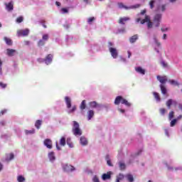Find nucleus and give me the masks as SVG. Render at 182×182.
Wrapping results in <instances>:
<instances>
[{
	"instance_id": "obj_1",
	"label": "nucleus",
	"mask_w": 182,
	"mask_h": 182,
	"mask_svg": "<svg viewBox=\"0 0 182 182\" xmlns=\"http://www.w3.org/2000/svg\"><path fill=\"white\" fill-rule=\"evenodd\" d=\"M72 132L74 136H82V129H80V125L76 121L73 122Z\"/></svg>"
},
{
	"instance_id": "obj_2",
	"label": "nucleus",
	"mask_w": 182,
	"mask_h": 182,
	"mask_svg": "<svg viewBox=\"0 0 182 182\" xmlns=\"http://www.w3.org/2000/svg\"><path fill=\"white\" fill-rule=\"evenodd\" d=\"M119 103H121L122 105H124L127 107H130V106H132V103L129 102L127 100L123 98V97L122 96H117L115 98L114 105H119Z\"/></svg>"
},
{
	"instance_id": "obj_3",
	"label": "nucleus",
	"mask_w": 182,
	"mask_h": 182,
	"mask_svg": "<svg viewBox=\"0 0 182 182\" xmlns=\"http://www.w3.org/2000/svg\"><path fill=\"white\" fill-rule=\"evenodd\" d=\"M136 22H141V25H144V23H146V22H148L147 23V26L149 28V29H150V28L153 27V23L150 21V17L147 15H145V18L142 19L140 18H136Z\"/></svg>"
},
{
	"instance_id": "obj_4",
	"label": "nucleus",
	"mask_w": 182,
	"mask_h": 182,
	"mask_svg": "<svg viewBox=\"0 0 182 182\" xmlns=\"http://www.w3.org/2000/svg\"><path fill=\"white\" fill-rule=\"evenodd\" d=\"M163 15L161 14H156L154 17V24L156 28L160 26V22H161V18Z\"/></svg>"
},
{
	"instance_id": "obj_5",
	"label": "nucleus",
	"mask_w": 182,
	"mask_h": 182,
	"mask_svg": "<svg viewBox=\"0 0 182 182\" xmlns=\"http://www.w3.org/2000/svg\"><path fill=\"white\" fill-rule=\"evenodd\" d=\"M118 6L119 9H136L137 8H140V4H136L131 6H127L123 3H118Z\"/></svg>"
},
{
	"instance_id": "obj_6",
	"label": "nucleus",
	"mask_w": 182,
	"mask_h": 182,
	"mask_svg": "<svg viewBox=\"0 0 182 182\" xmlns=\"http://www.w3.org/2000/svg\"><path fill=\"white\" fill-rule=\"evenodd\" d=\"M109 52H110L111 55L112 56V58H113L114 59H117V56H119V53H117V50L116 48H114L110 47V48H109Z\"/></svg>"
},
{
	"instance_id": "obj_7",
	"label": "nucleus",
	"mask_w": 182,
	"mask_h": 182,
	"mask_svg": "<svg viewBox=\"0 0 182 182\" xmlns=\"http://www.w3.org/2000/svg\"><path fill=\"white\" fill-rule=\"evenodd\" d=\"M17 35L18 36H28V35H29V30H19L17 31Z\"/></svg>"
},
{
	"instance_id": "obj_8",
	"label": "nucleus",
	"mask_w": 182,
	"mask_h": 182,
	"mask_svg": "<svg viewBox=\"0 0 182 182\" xmlns=\"http://www.w3.org/2000/svg\"><path fill=\"white\" fill-rule=\"evenodd\" d=\"M167 8L166 4H161L156 7V12H164Z\"/></svg>"
},
{
	"instance_id": "obj_9",
	"label": "nucleus",
	"mask_w": 182,
	"mask_h": 182,
	"mask_svg": "<svg viewBox=\"0 0 182 182\" xmlns=\"http://www.w3.org/2000/svg\"><path fill=\"white\" fill-rule=\"evenodd\" d=\"M157 80H159V82H160V83H161L162 85H164V83H166V82H167V76L164 75V76H160L158 75L156 77Z\"/></svg>"
},
{
	"instance_id": "obj_10",
	"label": "nucleus",
	"mask_w": 182,
	"mask_h": 182,
	"mask_svg": "<svg viewBox=\"0 0 182 182\" xmlns=\"http://www.w3.org/2000/svg\"><path fill=\"white\" fill-rule=\"evenodd\" d=\"M14 158H15V155L13 153L6 154L5 160L6 161H7V163H9V161L14 160Z\"/></svg>"
},
{
	"instance_id": "obj_11",
	"label": "nucleus",
	"mask_w": 182,
	"mask_h": 182,
	"mask_svg": "<svg viewBox=\"0 0 182 182\" xmlns=\"http://www.w3.org/2000/svg\"><path fill=\"white\" fill-rule=\"evenodd\" d=\"M102 178L104 181L110 180V178H112V171H109L107 173H103Z\"/></svg>"
},
{
	"instance_id": "obj_12",
	"label": "nucleus",
	"mask_w": 182,
	"mask_h": 182,
	"mask_svg": "<svg viewBox=\"0 0 182 182\" xmlns=\"http://www.w3.org/2000/svg\"><path fill=\"white\" fill-rule=\"evenodd\" d=\"M16 53V50H14V49H11V48L6 49L7 56L12 57V56H14Z\"/></svg>"
},
{
	"instance_id": "obj_13",
	"label": "nucleus",
	"mask_w": 182,
	"mask_h": 182,
	"mask_svg": "<svg viewBox=\"0 0 182 182\" xmlns=\"http://www.w3.org/2000/svg\"><path fill=\"white\" fill-rule=\"evenodd\" d=\"M52 59H53V55L52 54H48L45 58V63H46V65L52 63Z\"/></svg>"
},
{
	"instance_id": "obj_14",
	"label": "nucleus",
	"mask_w": 182,
	"mask_h": 182,
	"mask_svg": "<svg viewBox=\"0 0 182 182\" xmlns=\"http://www.w3.org/2000/svg\"><path fill=\"white\" fill-rule=\"evenodd\" d=\"M44 146L47 147V149H52V140L50 139H46L44 140Z\"/></svg>"
},
{
	"instance_id": "obj_15",
	"label": "nucleus",
	"mask_w": 182,
	"mask_h": 182,
	"mask_svg": "<svg viewBox=\"0 0 182 182\" xmlns=\"http://www.w3.org/2000/svg\"><path fill=\"white\" fill-rule=\"evenodd\" d=\"M6 5V9H7V11H14V2L13 1H10L9 4L5 3Z\"/></svg>"
},
{
	"instance_id": "obj_16",
	"label": "nucleus",
	"mask_w": 182,
	"mask_h": 182,
	"mask_svg": "<svg viewBox=\"0 0 182 182\" xmlns=\"http://www.w3.org/2000/svg\"><path fill=\"white\" fill-rule=\"evenodd\" d=\"M65 100L68 109H70L72 107V101L70 100V98L69 97H65Z\"/></svg>"
},
{
	"instance_id": "obj_17",
	"label": "nucleus",
	"mask_w": 182,
	"mask_h": 182,
	"mask_svg": "<svg viewBox=\"0 0 182 182\" xmlns=\"http://www.w3.org/2000/svg\"><path fill=\"white\" fill-rule=\"evenodd\" d=\"M64 171H75V167L70 165H65L63 168Z\"/></svg>"
},
{
	"instance_id": "obj_18",
	"label": "nucleus",
	"mask_w": 182,
	"mask_h": 182,
	"mask_svg": "<svg viewBox=\"0 0 182 182\" xmlns=\"http://www.w3.org/2000/svg\"><path fill=\"white\" fill-rule=\"evenodd\" d=\"M129 17H122L120 18L118 23H120L121 25H124L125 22H127V21H129Z\"/></svg>"
},
{
	"instance_id": "obj_19",
	"label": "nucleus",
	"mask_w": 182,
	"mask_h": 182,
	"mask_svg": "<svg viewBox=\"0 0 182 182\" xmlns=\"http://www.w3.org/2000/svg\"><path fill=\"white\" fill-rule=\"evenodd\" d=\"M80 143L82 146H86L87 145V139L85 136H81L80 138Z\"/></svg>"
},
{
	"instance_id": "obj_20",
	"label": "nucleus",
	"mask_w": 182,
	"mask_h": 182,
	"mask_svg": "<svg viewBox=\"0 0 182 182\" xmlns=\"http://www.w3.org/2000/svg\"><path fill=\"white\" fill-rule=\"evenodd\" d=\"M139 39V35L135 34L129 38L130 43H134Z\"/></svg>"
},
{
	"instance_id": "obj_21",
	"label": "nucleus",
	"mask_w": 182,
	"mask_h": 182,
	"mask_svg": "<svg viewBox=\"0 0 182 182\" xmlns=\"http://www.w3.org/2000/svg\"><path fill=\"white\" fill-rule=\"evenodd\" d=\"M136 72L137 73H140L141 75H145L146 74V70L143 69L141 67H136L135 68Z\"/></svg>"
},
{
	"instance_id": "obj_22",
	"label": "nucleus",
	"mask_w": 182,
	"mask_h": 182,
	"mask_svg": "<svg viewBox=\"0 0 182 182\" xmlns=\"http://www.w3.org/2000/svg\"><path fill=\"white\" fill-rule=\"evenodd\" d=\"M4 41L6 42V45H8V46H12L13 45L12 39L8 37H4Z\"/></svg>"
},
{
	"instance_id": "obj_23",
	"label": "nucleus",
	"mask_w": 182,
	"mask_h": 182,
	"mask_svg": "<svg viewBox=\"0 0 182 182\" xmlns=\"http://www.w3.org/2000/svg\"><path fill=\"white\" fill-rule=\"evenodd\" d=\"M95 116V111L90 109L87 112V119L88 120H92V118Z\"/></svg>"
},
{
	"instance_id": "obj_24",
	"label": "nucleus",
	"mask_w": 182,
	"mask_h": 182,
	"mask_svg": "<svg viewBox=\"0 0 182 182\" xmlns=\"http://www.w3.org/2000/svg\"><path fill=\"white\" fill-rule=\"evenodd\" d=\"M89 105L92 108L100 107V105L97 104L95 101L90 102Z\"/></svg>"
},
{
	"instance_id": "obj_25",
	"label": "nucleus",
	"mask_w": 182,
	"mask_h": 182,
	"mask_svg": "<svg viewBox=\"0 0 182 182\" xmlns=\"http://www.w3.org/2000/svg\"><path fill=\"white\" fill-rule=\"evenodd\" d=\"M41 126H42V120L41 119L36 120L35 123V127H36V129L39 130V129H41Z\"/></svg>"
},
{
	"instance_id": "obj_26",
	"label": "nucleus",
	"mask_w": 182,
	"mask_h": 182,
	"mask_svg": "<svg viewBox=\"0 0 182 182\" xmlns=\"http://www.w3.org/2000/svg\"><path fill=\"white\" fill-rule=\"evenodd\" d=\"M125 177H126L127 181H129V182L134 181V178L133 177V175H132V174H127V175H126Z\"/></svg>"
},
{
	"instance_id": "obj_27",
	"label": "nucleus",
	"mask_w": 182,
	"mask_h": 182,
	"mask_svg": "<svg viewBox=\"0 0 182 182\" xmlns=\"http://www.w3.org/2000/svg\"><path fill=\"white\" fill-rule=\"evenodd\" d=\"M153 95L156 102H160L161 100V98H160V95L159 94V92H154Z\"/></svg>"
},
{
	"instance_id": "obj_28",
	"label": "nucleus",
	"mask_w": 182,
	"mask_h": 182,
	"mask_svg": "<svg viewBox=\"0 0 182 182\" xmlns=\"http://www.w3.org/2000/svg\"><path fill=\"white\" fill-rule=\"evenodd\" d=\"M48 159H50V161H55V153L54 152H50L48 154Z\"/></svg>"
},
{
	"instance_id": "obj_29",
	"label": "nucleus",
	"mask_w": 182,
	"mask_h": 182,
	"mask_svg": "<svg viewBox=\"0 0 182 182\" xmlns=\"http://www.w3.org/2000/svg\"><path fill=\"white\" fill-rule=\"evenodd\" d=\"M80 108L81 110H85V109H86V100H84L82 101Z\"/></svg>"
},
{
	"instance_id": "obj_30",
	"label": "nucleus",
	"mask_w": 182,
	"mask_h": 182,
	"mask_svg": "<svg viewBox=\"0 0 182 182\" xmlns=\"http://www.w3.org/2000/svg\"><path fill=\"white\" fill-rule=\"evenodd\" d=\"M160 87H161L162 95H166L167 94V88H166V87H164V85H161Z\"/></svg>"
},
{
	"instance_id": "obj_31",
	"label": "nucleus",
	"mask_w": 182,
	"mask_h": 182,
	"mask_svg": "<svg viewBox=\"0 0 182 182\" xmlns=\"http://www.w3.org/2000/svg\"><path fill=\"white\" fill-rule=\"evenodd\" d=\"M171 105H173V100L169 99L166 103V105L167 106L168 109H171Z\"/></svg>"
},
{
	"instance_id": "obj_32",
	"label": "nucleus",
	"mask_w": 182,
	"mask_h": 182,
	"mask_svg": "<svg viewBox=\"0 0 182 182\" xmlns=\"http://www.w3.org/2000/svg\"><path fill=\"white\" fill-rule=\"evenodd\" d=\"M60 146H65L66 145V139L65 137H62L60 140Z\"/></svg>"
},
{
	"instance_id": "obj_33",
	"label": "nucleus",
	"mask_w": 182,
	"mask_h": 182,
	"mask_svg": "<svg viewBox=\"0 0 182 182\" xmlns=\"http://www.w3.org/2000/svg\"><path fill=\"white\" fill-rule=\"evenodd\" d=\"M119 164L120 170H125L126 169V164H124V163L119 162Z\"/></svg>"
},
{
	"instance_id": "obj_34",
	"label": "nucleus",
	"mask_w": 182,
	"mask_h": 182,
	"mask_svg": "<svg viewBox=\"0 0 182 182\" xmlns=\"http://www.w3.org/2000/svg\"><path fill=\"white\" fill-rule=\"evenodd\" d=\"M154 4H156V1H154V0H151L149 1V6H150L151 9H154Z\"/></svg>"
},
{
	"instance_id": "obj_35",
	"label": "nucleus",
	"mask_w": 182,
	"mask_h": 182,
	"mask_svg": "<svg viewBox=\"0 0 182 182\" xmlns=\"http://www.w3.org/2000/svg\"><path fill=\"white\" fill-rule=\"evenodd\" d=\"M169 83H171V85H173L174 86H178V82L174 80H169Z\"/></svg>"
},
{
	"instance_id": "obj_36",
	"label": "nucleus",
	"mask_w": 182,
	"mask_h": 182,
	"mask_svg": "<svg viewBox=\"0 0 182 182\" xmlns=\"http://www.w3.org/2000/svg\"><path fill=\"white\" fill-rule=\"evenodd\" d=\"M176 123H177V119H173L170 123L171 127H174L176 126Z\"/></svg>"
},
{
	"instance_id": "obj_37",
	"label": "nucleus",
	"mask_w": 182,
	"mask_h": 182,
	"mask_svg": "<svg viewBox=\"0 0 182 182\" xmlns=\"http://www.w3.org/2000/svg\"><path fill=\"white\" fill-rule=\"evenodd\" d=\"M174 117V112L171 111L168 114V119L169 120H171Z\"/></svg>"
},
{
	"instance_id": "obj_38",
	"label": "nucleus",
	"mask_w": 182,
	"mask_h": 182,
	"mask_svg": "<svg viewBox=\"0 0 182 182\" xmlns=\"http://www.w3.org/2000/svg\"><path fill=\"white\" fill-rule=\"evenodd\" d=\"M26 134H33L35 133V129L31 130H26L25 131Z\"/></svg>"
},
{
	"instance_id": "obj_39",
	"label": "nucleus",
	"mask_w": 182,
	"mask_h": 182,
	"mask_svg": "<svg viewBox=\"0 0 182 182\" xmlns=\"http://www.w3.org/2000/svg\"><path fill=\"white\" fill-rule=\"evenodd\" d=\"M17 180L18 182H24L25 181V178L22 176H18L17 178Z\"/></svg>"
},
{
	"instance_id": "obj_40",
	"label": "nucleus",
	"mask_w": 182,
	"mask_h": 182,
	"mask_svg": "<svg viewBox=\"0 0 182 182\" xmlns=\"http://www.w3.org/2000/svg\"><path fill=\"white\" fill-rule=\"evenodd\" d=\"M16 22L18 23H21V22H23V17L20 16L18 18H16Z\"/></svg>"
},
{
	"instance_id": "obj_41",
	"label": "nucleus",
	"mask_w": 182,
	"mask_h": 182,
	"mask_svg": "<svg viewBox=\"0 0 182 182\" xmlns=\"http://www.w3.org/2000/svg\"><path fill=\"white\" fill-rule=\"evenodd\" d=\"M42 39L43 41H48V39H49V35L48 34H44L43 35V37H42Z\"/></svg>"
},
{
	"instance_id": "obj_42",
	"label": "nucleus",
	"mask_w": 182,
	"mask_h": 182,
	"mask_svg": "<svg viewBox=\"0 0 182 182\" xmlns=\"http://www.w3.org/2000/svg\"><path fill=\"white\" fill-rule=\"evenodd\" d=\"M160 114H162V116H164L166 114V109L164 108H161L159 109Z\"/></svg>"
},
{
	"instance_id": "obj_43",
	"label": "nucleus",
	"mask_w": 182,
	"mask_h": 182,
	"mask_svg": "<svg viewBox=\"0 0 182 182\" xmlns=\"http://www.w3.org/2000/svg\"><path fill=\"white\" fill-rule=\"evenodd\" d=\"M67 144L69 146V147H73V144L70 142V139H67Z\"/></svg>"
},
{
	"instance_id": "obj_44",
	"label": "nucleus",
	"mask_w": 182,
	"mask_h": 182,
	"mask_svg": "<svg viewBox=\"0 0 182 182\" xmlns=\"http://www.w3.org/2000/svg\"><path fill=\"white\" fill-rule=\"evenodd\" d=\"M92 181L93 182H100V181L99 180V178L97 176H95L92 178Z\"/></svg>"
},
{
	"instance_id": "obj_45",
	"label": "nucleus",
	"mask_w": 182,
	"mask_h": 182,
	"mask_svg": "<svg viewBox=\"0 0 182 182\" xmlns=\"http://www.w3.org/2000/svg\"><path fill=\"white\" fill-rule=\"evenodd\" d=\"M45 45V41L43 40H40L38 41V46H43Z\"/></svg>"
},
{
	"instance_id": "obj_46",
	"label": "nucleus",
	"mask_w": 182,
	"mask_h": 182,
	"mask_svg": "<svg viewBox=\"0 0 182 182\" xmlns=\"http://www.w3.org/2000/svg\"><path fill=\"white\" fill-rule=\"evenodd\" d=\"M0 87H1L2 89H5V87H6V84L0 82Z\"/></svg>"
},
{
	"instance_id": "obj_47",
	"label": "nucleus",
	"mask_w": 182,
	"mask_h": 182,
	"mask_svg": "<svg viewBox=\"0 0 182 182\" xmlns=\"http://www.w3.org/2000/svg\"><path fill=\"white\" fill-rule=\"evenodd\" d=\"M93 21H95V17H91L89 18L87 20L88 23H92V22H93Z\"/></svg>"
},
{
	"instance_id": "obj_48",
	"label": "nucleus",
	"mask_w": 182,
	"mask_h": 182,
	"mask_svg": "<svg viewBox=\"0 0 182 182\" xmlns=\"http://www.w3.org/2000/svg\"><path fill=\"white\" fill-rule=\"evenodd\" d=\"M122 178H123V175L119 174V177L117 178L116 182H120V180H122Z\"/></svg>"
},
{
	"instance_id": "obj_49",
	"label": "nucleus",
	"mask_w": 182,
	"mask_h": 182,
	"mask_svg": "<svg viewBox=\"0 0 182 182\" xmlns=\"http://www.w3.org/2000/svg\"><path fill=\"white\" fill-rule=\"evenodd\" d=\"M161 65H162L163 68H167L168 65L166 62L161 61Z\"/></svg>"
},
{
	"instance_id": "obj_50",
	"label": "nucleus",
	"mask_w": 182,
	"mask_h": 182,
	"mask_svg": "<svg viewBox=\"0 0 182 182\" xmlns=\"http://www.w3.org/2000/svg\"><path fill=\"white\" fill-rule=\"evenodd\" d=\"M75 111H76V106H73V108L69 111V113H73Z\"/></svg>"
},
{
	"instance_id": "obj_51",
	"label": "nucleus",
	"mask_w": 182,
	"mask_h": 182,
	"mask_svg": "<svg viewBox=\"0 0 182 182\" xmlns=\"http://www.w3.org/2000/svg\"><path fill=\"white\" fill-rule=\"evenodd\" d=\"M62 12H63V14H68L69 12V11L68 10V9H65V8H63L61 9Z\"/></svg>"
},
{
	"instance_id": "obj_52",
	"label": "nucleus",
	"mask_w": 182,
	"mask_h": 182,
	"mask_svg": "<svg viewBox=\"0 0 182 182\" xmlns=\"http://www.w3.org/2000/svg\"><path fill=\"white\" fill-rule=\"evenodd\" d=\"M37 60L39 63H43V62H45V59L43 58H38Z\"/></svg>"
},
{
	"instance_id": "obj_53",
	"label": "nucleus",
	"mask_w": 182,
	"mask_h": 182,
	"mask_svg": "<svg viewBox=\"0 0 182 182\" xmlns=\"http://www.w3.org/2000/svg\"><path fill=\"white\" fill-rule=\"evenodd\" d=\"M0 75H2V60H0Z\"/></svg>"
},
{
	"instance_id": "obj_54",
	"label": "nucleus",
	"mask_w": 182,
	"mask_h": 182,
	"mask_svg": "<svg viewBox=\"0 0 182 182\" xmlns=\"http://www.w3.org/2000/svg\"><path fill=\"white\" fill-rule=\"evenodd\" d=\"M107 164L110 167H112V166H113V164H112V161H110V160H107Z\"/></svg>"
},
{
	"instance_id": "obj_55",
	"label": "nucleus",
	"mask_w": 182,
	"mask_h": 182,
	"mask_svg": "<svg viewBox=\"0 0 182 182\" xmlns=\"http://www.w3.org/2000/svg\"><path fill=\"white\" fill-rule=\"evenodd\" d=\"M155 43L157 46H161V43L157 41V39H155Z\"/></svg>"
},
{
	"instance_id": "obj_56",
	"label": "nucleus",
	"mask_w": 182,
	"mask_h": 182,
	"mask_svg": "<svg viewBox=\"0 0 182 182\" xmlns=\"http://www.w3.org/2000/svg\"><path fill=\"white\" fill-rule=\"evenodd\" d=\"M161 31L162 32H166V31H168V28H161Z\"/></svg>"
},
{
	"instance_id": "obj_57",
	"label": "nucleus",
	"mask_w": 182,
	"mask_h": 182,
	"mask_svg": "<svg viewBox=\"0 0 182 182\" xmlns=\"http://www.w3.org/2000/svg\"><path fill=\"white\" fill-rule=\"evenodd\" d=\"M6 111H5V110H2L1 112H0V116H2V115H4V114H5V112H6Z\"/></svg>"
},
{
	"instance_id": "obj_58",
	"label": "nucleus",
	"mask_w": 182,
	"mask_h": 182,
	"mask_svg": "<svg viewBox=\"0 0 182 182\" xmlns=\"http://www.w3.org/2000/svg\"><path fill=\"white\" fill-rule=\"evenodd\" d=\"M146 10H142L140 14H141V15H144L146 14Z\"/></svg>"
},
{
	"instance_id": "obj_59",
	"label": "nucleus",
	"mask_w": 182,
	"mask_h": 182,
	"mask_svg": "<svg viewBox=\"0 0 182 182\" xmlns=\"http://www.w3.org/2000/svg\"><path fill=\"white\" fill-rule=\"evenodd\" d=\"M128 53V58H130L132 56V53L130 51H127Z\"/></svg>"
},
{
	"instance_id": "obj_60",
	"label": "nucleus",
	"mask_w": 182,
	"mask_h": 182,
	"mask_svg": "<svg viewBox=\"0 0 182 182\" xmlns=\"http://www.w3.org/2000/svg\"><path fill=\"white\" fill-rule=\"evenodd\" d=\"M108 46H109V48H112V46H113V43L109 42Z\"/></svg>"
},
{
	"instance_id": "obj_61",
	"label": "nucleus",
	"mask_w": 182,
	"mask_h": 182,
	"mask_svg": "<svg viewBox=\"0 0 182 182\" xmlns=\"http://www.w3.org/2000/svg\"><path fill=\"white\" fill-rule=\"evenodd\" d=\"M55 5H57V6H60V2L56 1Z\"/></svg>"
},
{
	"instance_id": "obj_62",
	"label": "nucleus",
	"mask_w": 182,
	"mask_h": 182,
	"mask_svg": "<svg viewBox=\"0 0 182 182\" xmlns=\"http://www.w3.org/2000/svg\"><path fill=\"white\" fill-rule=\"evenodd\" d=\"M163 39H164V40L167 39V35L166 34H164Z\"/></svg>"
},
{
	"instance_id": "obj_63",
	"label": "nucleus",
	"mask_w": 182,
	"mask_h": 182,
	"mask_svg": "<svg viewBox=\"0 0 182 182\" xmlns=\"http://www.w3.org/2000/svg\"><path fill=\"white\" fill-rule=\"evenodd\" d=\"M181 119H182V115H179V116L177 117L176 120H180Z\"/></svg>"
},
{
	"instance_id": "obj_64",
	"label": "nucleus",
	"mask_w": 182,
	"mask_h": 182,
	"mask_svg": "<svg viewBox=\"0 0 182 182\" xmlns=\"http://www.w3.org/2000/svg\"><path fill=\"white\" fill-rule=\"evenodd\" d=\"M118 110H119V112H120L121 113H124V109H119Z\"/></svg>"
}]
</instances>
